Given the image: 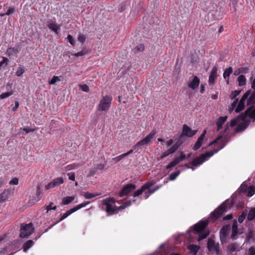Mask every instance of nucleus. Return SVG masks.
<instances>
[{
    "mask_svg": "<svg viewBox=\"0 0 255 255\" xmlns=\"http://www.w3.org/2000/svg\"><path fill=\"white\" fill-rule=\"evenodd\" d=\"M15 12V8L13 7H9L8 9L7 10L6 13H3V14H5V15H9Z\"/></svg>",
    "mask_w": 255,
    "mask_h": 255,
    "instance_id": "864d4df0",
    "label": "nucleus"
},
{
    "mask_svg": "<svg viewBox=\"0 0 255 255\" xmlns=\"http://www.w3.org/2000/svg\"><path fill=\"white\" fill-rule=\"evenodd\" d=\"M18 52L17 49H15L13 47H10L7 49L6 53L8 56L12 55L14 54H16Z\"/></svg>",
    "mask_w": 255,
    "mask_h": 255,
    "instance_id": "2f4dec72",
    "label": "nucleus"
},
{
    "mask_svg": "<svg viewBox=\"0 0 255 255\" xmlns=\"http://www.w3.org/2000/svg\"><path fill=\"white\" fill-rule=\"evenodd\" d=\"M247 255H255V247L252 246L250 248Z\"/></svg>",
    "mask_w": 255,
    "mask_h": 255,
    "instance_id": "6e6d98bb",
    "label": "nucleus"
},
{
    "mask_svg": "<svg viewBox=\"0 0 255 255\" xmlns=\"http://www.w3.org/2000/svg\"><path fill=\"white\" fill-rule=\"evenodd\" d=\"M230 230V226L229 225H224L221 229L220 231V239L222 244L227 242V238L229 232Z\"/></svg>",
    "mask_w": 255,
    "mask_h": 255,
    "instance_id": "6e6552de",
    "label": "nucleus"
},
{
    "mask_svg": "<svg viewBox=\"0 0 255 255\" xmlns=\"http://www.w3.org/2000/svg\"><path fill=\"white\" fill-rule=\"evenodd\" d=\"M126 157L124 153L123 154H121L117 157H114L113 158V160L115 161L116 162H118L121 160H122L124 157Z\"/></svg>",
    "mask_w": 255,
    "mask_h": 255,
    "instance_id": "4d7b16f0",
    "label": "nucleus"
},
{
    "mask_svg": "<svg viewBox=\"0 0 255 255\" xmlns=\"http://www.w3.org/2000/svg\"><path fill=\"white\" fill-rule=\"evenodd\" d=\"M255 188L253 186H250L248 190L247 195L248 196H252L255 194Z\"/></svg>",
    "mask_w": 255,
    "mask_h": 255,
    "instance_id": "ea45409f",
    "label": "nucleus"
},
{
    "mask_svg": "<svg viewBox=\"0 0 255 255\" xmlns=\"http://www.w3.org/2000/svg\"><path fill=\"white\" fill-rule=\"evenodd\" d=\"M112 98L109 96H103L98 105V110L101 111H108L111 106Z\"/></svg>",
    "mask_w": 255,
    "mask_h": 255,
    "instance_id": "423d86ee",
    "label": "nucleus"
},
{
    "mask_svg": "<svg viewBox=\"0 0 255 255\" xmlns=\"http://www.w3.org/2000/svg\"><path fill=\"white\" fill-rule=\"evenodd\" d=\"M241 93V91L239 90H235L232 92V93L231 95V99H235L237 96H238L240 93Z\"/></svg>",
    "mask_w": 255,
    "mask_h": 255,
    "instance_id": "8fccbe9b",
    "label": "nucleus"
},
{
    "mask_svg": "<svg viewBox=\"0 0 255 255\" xmlns=\"http://www.w3.org/2000/svg\"><path fill=\"white\" fill-rule=\"evenodd\" d=\"M60 77L55 76H54L51 80L49 81V85H54L57 82L60 81Z\"/></svg>",
    "mask_w": 255,
    "mask_h": 255,
    "instance_id": "e433bc0d",
    "label": "nucleus"
},
{
    "mask_svg": "<svg viewBox=\"0 0 255 255\" xmlns=\"http://www.w3.org/2000/svg\"><path fill=\"white\" fill-rule=\"evenodd\" d=\"M242 117L241 118L244 120L247 117H249L250 119L255 121V107L251 106L245 112L244 115H241L239 117V118Z\"/></svg>",
    "mask_w": 255,
    "mask_h": 255,
    "instance_id": "4468645a",
    "label": "nucleus"
},
{
    "mask_svg": "<svg viewBox=\"0 0 255 255\" xmlns=\"http://www.w3.org/2000/svg\"><path fill=\"white\" fill-rule=\"evenodd\" d=\"M90 203L89 201H87L84 203H82L79 205H78L77 206L74 207L73 208H71L69 210L67 211L65 213H64L61 217L60 218L59 221H61L66 218L67 217H68L70 215H71L72 213H74V212L78 210L79 209L85 207L87 205Z\"/></svg>",
    "mask_w": 255,
    "mask_h": 255,
    "instance_id": "1a4fd4ad",
    "label": "nucleus"
},
{
    "mask_svg": "<svg viewBox=\"0 0 255 255\" xmlns=\"http://www.w3.org/2000/svg\"><path fill=\"white\" fill-rule=\"evenodd\" d=\"M145 190L143 188V186L141 187L140 189H138L136 190L133 194V197H135L137 196H138L139 195H141Z\"/></svg>",
    "mask_w": 255,
    "mask_h": 255,
    "instance_id": "79ce46f5",
    "label": "nucleus"
},
{
    "mask_svg": "<svg viewBox=\"0 0 255 255\" xmlns=\"http://www.w3.org/2000/svg\"><path fill=\"white\" fill-rule=\"evenodd\" d=\"M130 204H131L130 201H128V202H125L122 205H121V206H120L119 207H117V210H119V211H120V210L124 209L126 207L130 206Z\"/></svg>",
    "mask_w": 255,
    "mask_h": 255,
    "instance_id": "a19ab883",
    "label": "nucleus"
},
{
    "mask_svg": "<svg viewBox=\"0 0 255 255\" xmlns=\"http://www.w3.org/2000/svg\"><path fill=\"white\" fill-rule=\"evenodd\" d=\"M53 203L52 202H50L49 205L45 206V209L47 210V213L49 211L51 210H55L57 209L56 206H52Z\"/></svg>",
    "mask_w": 255,
    "mask_h": 255,
    "instance_id": "58836bf2",
    "label": "nucleus"
},
{
    "mask_svg": "<svg viewBox=\"0 0 255 255\" xmlns=\"http://www.w3.org/2000/svg\"><path fill=\"white\" fill-rule=\"evenodd\" d=\"M176 164H175V163L174 162V161L173 160L172 161H171L170 163H169L166 167V169H169L171 167H173L174 166H175Z\"/></svg>",
    "mask_w": 255,
    "mask_h": 255,
    "instance_id": "774afa93",
    "label": "nucleus"
},
{
    "mask_svg": "<svg viewBox=\"0 0 255 255\" xmlns=\"http://www.w3.org/2000/svg\"><path fill=\"white\" fill-rule=\"evenodd\" d=\"M196 133V130H192L190 128L186 125H183V130L182 133L180 135V137L181 138L184 136L188 137H192Z\"/></svg>",
    "mask_w": 255,
    "mask_h": 255,
    "instance_id": "2eb2a0df",
    "label": "nucleus"
},
{
    "mask_svg": "<svg viewBox=\"0 0 255 255\" xmlns=\"http://www.w3.org/2000/svg\"><path fill=\"white\" fill-rule=\"evenodd\" d=\"M97 171V170L95 167L91 168L88 174L87 175V177H89L94 176L96 174Z\"/></svg>",
    "mask_w": 255,
    "mask_h": 255,
    "instance_id": "a18cd8bd",
    "label": "nucleus"
},
{
    "mask_svg": "<svg viewBox=\"0 0 255 255\" xmlns=\"http://www.w3.org/2000/svg\"><path fill=\"white\" fill-rule=\"evenodd\" d=\"M24 68L22 66H20L19 67H18L15 73L17 76L20 77L24 73Z\"/></svg>",
    "mask_w": 255,
    "mask_h": 255,
    "instance_id": "72a5a7b5",
    "label": "nucleus"
},
{
    "mask_svg": "<svg viewBox=\"0 0 255 255\" xmlns=\"http://www.w3.org/2000/svg\"><path fill=\"white\" fill-rule=\"evenodd\" d=\"M185 158V155L183 153H181L179 157L175 158L173 160L175 164L177 165L182 161Z\"/></svg>",
    "mask_w": 255,
    "mask_h": 255,
    "instance_id": "f704fd0d",
    "label": "nucleus"
},
{
    "mask_svg": "<svg viewBox=\"0 0 255 255\" xmlns=\"http://www.w3.org/2000/svg\"><path fill=\"white\" fill-rule=\"evenodd\" d=\"M47 25L52 31L58 34L60 27L55 23L48 22Z\"/></svg>",
    "mask_w": 255,
    "mask_h": 255,
    "instance_id": "4be33fe9",
    "label": "nucleus"
},
{
    "mask_svg": "<svg viewBox=\"0 0 255 255\" xmlns=\"http://www.w3.org/2000/svg\"><path fill=\"white\" fill-rule=\"evenodd\" d=\"M12 192L10 189L4 190L0 194V203L7 200L11 196Z\"/></svg>",
    "mask_w": 255,
    "mask_h": 255,
    "instance_id": "aec40b11",
    "label": "nucleus"
},
{
    "mask_svg": "<svg viewBox=\"0 0 255 255\" xmlns=\"http://www.w3.org/2000/svg\"><path fill=\"white\" fill-rule=\"evenodd\" d=\"M156 133V131L152 130L148 135L145 136L143 139L139 141L133 146V149L129 150L128 152L124 153L125 155L128 156L129 154L132 153L133 150H138L139 147L141 146L146 145L150 142L151 139L153 138Z\"/></svg>",
    "mask_w": 255,
    "mask_h": 255,
    "instance_id": "f03ea898",
    "label": "nucleus"
},
{
    "mask_svg": "<svg viewBox=\"0 0 255 255\" xmlns=\"http://www.w3.org/2000/svg\"><path fill=\"white\" fill-rule=\"evenodd\" d=\"M238 103V99H236L233 102V103L231 104V110H233L237 105Z\"/></svg>",
    "mask_w": 255,
    "mask_h": 255,
    "instance_id": "0e129e2a",
    "label": "nucleus"
},
{
    "mask_svg": "<svg viewBox=\"0 0 255 255\" xmlns=\"http://www.w3.org/2000/svg\"><path fill=\"white\" fill-rule=\"evenodd\" d=\"M247 219L249 221H252L255 219V208H253L250 210Z\"/></svg>",
    "mask_w": 255,
    "mask_h": 255,
    "instance_id": "393cba45",
    "label": "nucleus"
},
{
    "mask_svg": "<svg viewBox=\"0 0 255 255\" xmlns=\"http://www.w3.org/2000/svg\"><path fill=\"white\" fill-rule=\"evenodd\" d=\"M208 221H201L194 226V230L198 234L200 233L208 226Z\"/></svg>",
    "mask_w": 255,
    "mask_h": 255,
    "instance_id": "dca6fc26",
    "label": "nucleus"
},
{
    "mask_svg": "<svg viewBox=\"0 0 255 255\" xmlns=\"http://www.w3.org/2000/svg\"><path fill=\"white\" fill-rule=\"evenodd\" d=\"M206 133V131L205 130H204V131L203 132L202 134L200 136V137L198 138V139L197 140V141H199L200 143H201L202 144L203 143V141L204 138L205 137Z\"/></svg>",
    "mask_w": 255,
    "mask_h": 255,
    "instance_id": "603ef678",
    "label": "nucleus"
},
{
    "mask_svg": "<svg viewBox=\"0 0 255 255\" xmlns=\"http://www.w3.org/2000/svg\"><path fill=\"white\" fill-rule=\"evenodd\" d=\"M103 204L106 206V211L108 215L117 214L119 210H117V207H114L110 203H108V200H103Z\"/></svg>",
    "mask_w": 255,
    "mask_h": 255,
    "instance_id": "9b49d317",
    "label": "nucleus"
},
{
    "mask_svg": "<svg viewBox=\"0 0 255 255\" xmlns=\"http://www.w3.org/2000/svg\"><path fill=\"white\" fill-rule=\"evenodd\" d=\"M247 216L246 212H243L241 215L239 216L238 218V222L240 223H242L244 220H245L246 217Z\"/></svg>",
    "mask_w": 255,
    "mask_h": 255,
    "instance_id": "c03bdc74",
    "label": "nucleus"
},
{
    "mask_svg": "<svg viewBox=\"0 0 255 255\" xmlns=\"http://www.w3.org/2000/svg\"><path fill=\"white\" fill-rule=\"evenodd\" d=\"M227 116H224L220 117L216 122V125L217 126V130H219L222 128L223 125L225 123L227 120Z\"/></svg>",
    "mask_w": 255,
    "mask_h": 255,
    "instance_id": "5701e85b",
    "label": "nucleus"
},
{
    "mask_svg": "<svg viewBox=\"0 0 255 255\" xmlns=\"http://www.w3.org/2000/svg\"><path fill=\"white\" fill-rule=\"evenodd\" d=\"M171 153H169V151L168 150V149L167 150V151H165V152H164L160 156V158L161 159H163L165 157H166V156H167L168 155H169V154H170Z\"/></svg>",
    "mask_w": 255,
    "mask_h": 255,
    "instance_id": "338daca9",
    "label": "nucleus"
},
{
    "mask_svg": "<svg viewBox=\"0 0 255 255\" xmlns=\"http://www.w3.org/2000/svg\"><path fill=\"white\" fill-rule=\"evenodd\" d=\"M227 201L224 202L212 213L210 217L211 220L215 221L227 212Z\"/></svg>",
    "mask_w": 255,
    "mask_h": 255,
    "instance_id": "7ed1b4c3",
    "label": "nucleus"
},
{
    "mask_svg": "<svg viewBox=\"0 0 255 255\" xmlns=\"http://www.w3.org/2000/svg\"><path fill=\"white\" fill-rule=\"evenodd\" d=\"M228 141V140L226 138L223 139L220 143V147L219 149H214L211 151H207L204 154H201L199 157L194 158L192 160L191 162V164L193 166H197L201 164L204 161L207 160L208 158L213 156L215 153H217L219 150L222 149Z\"/></svg>",
    "mask_w": 255,
    "mask_h": 255,
    "instance_id": "f257e3e1",
    "label": "nucleus"
},
{
    "mask_svg": "<svg viewBox=\"0 0 255 255\" xmlns=\"http://www.w3.org/2000/svg\"><path fill=\"white\" fill-rule=\"evenodd\" d=\"M64 182V180L62 177H57L52 180L47 185H45V190H49L51 188L58 186Z\"/></svg>",
    "mask_w": 255,
    "mask_h": 255,
    "instance_id": "ddd939ff",
    "label": "nucleus"
},
{
    "mask_svg": "<svg viewBox=\"0 0 255 255\" xmlns=\"http://www.w3.org/2000/svg\"><path fill=\"white\" fill-rule=\"evenodd\" d=\"M96 169L98 170V169H100L101 170H102L105 168V165L103 164H98L96 165L95 167Z\"/></svg>",
    "mask_w": 255,
    "mask_h": 255,
    "instance_id": "69168bd1",
    "label": "nucleus"
},
{
    "mask_svg": "<svg viewBox=\"0 0 255 255\" xmlns=\"http://www.w3.org/2000/svg\"><path fill=\"white\" fill-rule=\"evenodd\" d=\"M135 188L136 186L134 184L132 183L128 184L123 188L121 191L119 193V196L120 197L126 196Z\"/></svg>",
    "mask_w": 255,
    "mask_h": 255,
    "instance_id": "f8f14e48",
    "label": "nucleus"
},
{
    "mask_svg": "<svg viewBox=\"0 0 255 255\" xmlns=\"http://www.w3.org/2000/svg\"><path fill=\"white\" fill-rule=\"evenodd\" d=\"M242 120L244 121V122L239 125L235 129V131L236 132L243 131L247 128L249 125L250 120H246L245 119H244V120L242 119Z\"/></svg>",
    "mask_w": 255,
    "mask_h": 255,
    "instance_id": "6ab92c4d",
    "label": "nucleus"
},
{
    "mask_svg": "<svg viewBox=\"0 0 255 255\" xmlns=\"http://www.w3.org/2000/svg\"><path fill=\"white\" fill-rule=\"evenodd\" d=\"M161 186V185L158 186L154 189L148 190L147 192H145V199L147 198V197H148V195L153 193L157 190H158Z\"/></svg>",
    "mask_w": 255,
    "mask_h": 255,
    "instance_id": "473e14b6",
    "label": "nucleus"
},
{
    "mask_svg": "<svg viewBox=\"0 0 255 255\" xmlns=\"http://www.w3.org/2000/svg\"><path fill=\"white\" fill-rule=\"evenodd\" d=\"M156 183V181L155 180H152L150 182H148L142 185L143 188L145 190L149 188L152 186L154 185Z\"/></svg>",
    "mask_w": 255,
    "mask_h": 255,
    "instance_id": "c9c22d12",
    "label": "nucleus"
},
{
    "mask_svg": "<svg viewBox=\"0 0 255 255\" xmlns=\"http://www.w3.org/2000/svg\"><path fill=\"white\" fill-rule=\"evenodd\" d=\"M77 165L75 164L68 165L65 167V171H69L76 168Z\"/></svg>",
    "mask_w": 255,
    "mask_h": 255,
    "instance_id": "3c124183",
    "label": "nucleus"
},
{
    "mask_svg": "<svg viewBox=\"0 0 255 255\" xmlns=\"http://www.w3.org/2000/svg\"><path fill=\"white\" fill-rule=\"evenodd\" d=\"M255 104V91L252 93L247 100V105Z\"/></svg>",
    "mask_w": 255,
    "mask_h": 255,
    "instance_id": "cd10ccee",
    "label": "nucleus"
},
{
    "mask_svg": "<svg viewBox=\"0 0 255 255\" xmlns=\"http://www.w3.org/2000/svg\"><path fill=\"white\" fill-rule=\"evenodd\" d=\"M227 249V252L230 253H232L235 251H239V245L237 243H232L228 246Z\"/></svg>",
    "mask_w": 255,
    "mask_h": 255,
    "instance_id": "412c9836",
    "label": "nucleus"
},
{
    "mask_svg": "<svg viewBox=\"0 0 255 255\" xmlns=\"http://www.w3.org/2000/svg\"><path fill=\"white\" fill-rule=\"evenodd\" d=\"M36 195L37 196L38 201H39L41 199L42 196V192L41 191V189L39 186H37L36 188Z\"/></svg>",
    "mask_w": 255,
    "mask_h": 255,
    "instance_id": "09e8293b",
    "label": "nucleus"
},
{
    "mask_svg": "<svg viewBox=\"0 0 255 255\" xmlns=\"http://www.w3.org/2000/svg\"><path fill=\"white\" fill-rule=\"evenodd\" d=\"M34 228L31 223L25 225L22 224L19 237L22 238L28 237L32 234Z\"/></svg>",
    "mask_w": 255,
    "mask_h": 255,
    "instance_id": "20e7f679",
    "label": "nucleus"
},
{
    "mask_svg": "<svg viewBox=\"0 0 255 255\" xmlns=\"http://www.w3.org/2000/svg\"><path fill=\"white\" fill-rule=\"evenodd\" d=\"M188 249L190 250L191 252L196 255L198 250L200 249V246L195 245H190L188 247Z\"/></svg>",
    "mask_w": 255,
    "mask_h": 255,
    "instance_id": "bb28decb",
    "label": "nucleus"
},
{
    "mask_svg": "<svg viewBox=\"0 0 255 255\" xmlns=\"http://www.w3.org/2000/svg\"><path fill=\"white\" fill-rule=\"evenodd\" d=\"M180 170H178L176 171L175 172L172 173L170 174L169 176L168 179L170 181H173L175 180L177 177L180 174Z\"/></svg>",
    "mask_w": 255,
    "mask_h": 255,
    "instance_id": "c85d7f7f",
    "label": "nucleus"
},
{
    "mask_svg": "<svg viewBox=\"0 0 255 255\" xmlns=\"http://www.w3.org/2000/svg\"><path fill=\"white\" fill-rule=\"evenodd\" d=\"M209 233H204L200 235L198 239V241H201L203 239L206 238V237L208 236Z\"/></svg>",
    "mask_w": 255,
    "mask_h": 255,
    "instance_id": "13d9d810",
    "label": "nucleus"
},
{
    "mask_svg": "<svg viewBox=\"0 0 255 255\" xmlns=\"http://www.w3.org/2000/svg\"><path fill=\"white\" fill-rule=\"evenodd\" d=\"M199 84V79L197 76H195L193 77V78L191 81L188 82V86L189 88L194 90L198 87Z\"/></svg>",
    "mask_w": 255,
    "mask_h": 255,
    "instance_id": "f3484780",
    "label": "nucleus"
},
{
    "mask_svg": "<svg viewBox=\"0 0 255 255\" xmlns=\"http://www.w3.org/2000/svg\"><path fill=\"white\" fill-rule=\"evenodd\" d=\"M12 94H13L12 92L3 93L1 95H0V99H5V98L11 96Z\"/></svg>",
    "mask_w": 255,
    "mask_h": 255,
    "instance_id": "37998d69",
    "label": "nucleus"
},
{
    "mask_svg": "<svg viewBox=\"0 0 255 255\" xmlns=\"http://www.w3.org/2000/svg\"><path fill=\"white\" fill-rule=\"evenodd\" d=\"M10 185H17L18 184V179L16 177L12 178L9 182Z\"/></svg>",
    "mask_w": 255,
    "mask_h": 255,
    "instance_id": "bf43d9fd",
    "label": "nucleus"
},
{
    "mask_svg": "<svg viewBox=\"0 0 255 255\" xmlns=\"http://www.w3.org/2000/svg\"><path fill=\"white\" fill-rule=\"evenodd\" d=\"M217 76V67L214 66L211 70L209 77V83L210 85H213L215 83V80Z\"/></svg>",
    "mask_w": 255,
    "mask_h": 255,
    "instance_id": "a211bd4d",
    "label": "nucleus"
},
{
    "mask_svg": "<svg viewBox=\"0 0 255 255\" xmlns=\"http://www.w3.org/2000/svg\"><path fill=\"white\" fill-rule=\"evenodd\" d=\"M79 86L84 92H88L89 91V87L86 84H79Z\"/></svg>",
    "mask_w": 255,
    "mask_h": 255,
    "instance_id": "de8ad7c7",
    "label": "nucleus"
},
{
    "mask_svg": "<svg viewBox=\"0 0 255 255\" xmlns=\"http://www.w3.org/2000/svg\"><path fill=\"white\" fill-rule=\"evenodd\" d=\"M87 53V52L86 50H82L79 52L74 54L73 55L76 57H78L85 55Z\"/></svg>",
    "mask_w": 255,
    "mask_h": 255,
    "instance_id": "052dcab7",
    "label": "nucleus"
},
{
    "mask_svg": "<svg viewBox=\"0 0 255 255\" xmlns=\"http://www.w3.org/2000/svg\"><path fill=\"white\" fill-rule=\"evenodd\" d=\"M201 145H202V144L201 143H200L199 141H197L196 142L193 149L194 150H197L201 147Z\"/></svg>",
    "mask_w": 255,
    "mask_h": 255,
    "instance_id": "e2e57ef3",
    "label": "nucleus"
},
{
    "mask_svg": "<svg viewBox=\"0 0 255 255\" xmlns=\"http://www.w3.org/2000/svg\"><path fill=\"white\" fill-rule=\"evenodd\" d=\"M144 49V46L143 44H140L136 46L134 49L135 52H138L143 51Z\"/></svg>",
    "mask_w": 255,
    "mask_h": 255,
    "instance_id": "4c0bfd02",
    "label": "nucleus"
},
{
    "mask_svg": "<svg viewBox=\"0 0 255 255\" xmlns=\"http://www.w3.org/2000/svg\"><path fill=\"white\" fill-rule=\"evenodd\" d=\"M244 232V228H238V222L236 220H234L232 227V234L230 238L233 240H236L238 239V236L242 234Z\"/></svg>",
    "mask_w": 255,
    "mask_h": 255,
    "instance_id": "0eeeda50",
    "label": "nucleus"
},
{
    "mask_svg": "<svg viewBox=\"0 0 255 255\" xmlns=\"http://www.w3.org/2000/svg\"><path fill=\"white\" fill-rule=\"evenodd\" d=\"M97 195H98V194H95L94 193H89V192H86L84 194V197L86 199H91V198L96 197Z\"/></svg>",
    "mask_w": 255,
    "mask_h": 255,
    "instance_id": "49530a36",
    "label": "nucleus"
},
{
    "mask_svg": "<svg viewBox=\"0 0 255 255\" xmlns=\"http://www.w3.org/2000/svg\"><path fill=\"white\" fill-rule=\"evenodd\" d=\"M251 90H249L247 91L244 95L242 96V98L241 99L240 102L238 103V105L237 107L235 109V112L236 113L240 112L242 110H243L244 109L245 107V101L248 98V97L249 96V95L251 94Z\"/></svg>",
    "mask_w": 255,
    "mask_h": 255,
    "instance_id": "9d476101",
    "label": "nucleus"
},
{
    "mask_svg": "<svg viewBox=\"0 0 255 255\" xmlns=\"http://www.w3.org/2000/svg\"><path fill=\"white\" fill-rule=\"evenodd\" d=\"M33 241L32 240H28L23 245V250L26 252L28 249H29L33 245Z\"/></svg>",
    "mask_w": 255,
    "mask_h": 255,
    "instance_id": "7c9ffc66",
    "label": "nucleus"
},
{
    "mask_svg": "<svg viewBox=\"0 0 255 255\" xmlns=\"http://www.w3.org/2000/svg\"><path fill=\"white\" fill-rule=\"evenodd\" d=\"M67 175L68 176L69 179L72 181H75V174L74 172H70L67 173Z\"/></svg>",
    "mask_w": 255,
    "mask_h": 255,
    "instance_id": "5fc2aeb1",
    "label": "nucleus"
},
{
    "mask_svg": "<svg viewBox=\"0 0 255 255\" xmlns=\"http://www.w3.org/2000/svg\"><path fill=\"white\" fill-rule=\"evenodd\" d=\"M237 81L239 82V85L240 86H244L246 83V77L243 75H240L237 78Z\"/></svg>",
    "mask_w": 255,
    "mask_h": 255,
    "instance_id": "a878e982",
    "label": "nucleus"
},
{
    "mask_svg": "<svg viewBox=\"0 0 255 255\" xmlns=\"http://www.w3.org/2000/svg\"><path fill=\"white\" fill-rule=\"evenodd\" d=\"M67 39L68 40V41L69 42V43L72 45H74L75 44V40L73 38V37H72V35L69 34L67 36Z\"/></svg>",
    "mask_w": 255,
    "mask_h": 255,
    "instance_id": "680f3d73",
    "label": "nucleus"
},
{
    "mask_svg": "<svg viewBox=\"0 0 255 255\" xmlns=\"http://www.w3.org/2000/svg\"><path fill=\"white\" fill-rule=\"evenodd\" d=\"M207 247L209 251L216 255L220 254V246L218 243H216L214 238L211 237L208 239Z\"/></svg>",
    "mask_w": 255,
    "mask_h": 255,
    "instance_id": "39448f33",
    "label": "nucleus"
},
{
    "mask_svg": "<svg viewBox=\"0 0 255 255\" xmlns=\"http://www.w3.org/2000/svg\"><path fill=\"white\" fill-rule=\"evenodd\" d=\"M75 199L74 196H67L64 197L62 203L63 205H67L72 202Z\"/></svg>",
    "mask_w": 255,
    "mask_h": 255,
    "instance_id": "b1692460",
    "label": "nucleus"
},
{
    "mask_svg": "<svg viewBox=\"0 0 255 255\" xmlns=\"http://www.w3.org/2000/svg\"><path fill=\"white\" fill-rule=\"evenodd\" d=\"M233 72V68L231 67H229L228 68H227L224 73L223 77L224 79H226L227 77H229L230 75Z\"/></svg>",
    "mask_w": 255,
    "mask_h": 255,
    "instance_id": "c756f323",
    "label": "nucleus"
}]
</instances>
